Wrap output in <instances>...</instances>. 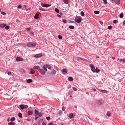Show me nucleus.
<instances>
[{
  "instance_id": "48",
  "label": "nucleus",
  "mask_w": 125,
  "mask_h": 125,
  "mask_svg": "<svg viewBox=\"0 0 125 125\" xmlns=\"http://www.w3.org/2000/svg\"><path fill=\"white\" fill-rule=\"evenodd\" d=\"M65 108L63 106L62 108V109L63 111H64L65 110Z\"/></svg>"
},
{
  "instance_id": "16",
  "label": "nucleus",
  "mask_w": 125,
  "mask_h": 125,
  "mask_svg": "<svg viewBox=\"0 0 125 125\" xmlns=\"http://www.w3.org/2000/svg\"><path fill=\"white\" fill-rule=\"evenodd\" d=\"M28 114L29 115L32 114L33 113V112L31 111H29L28 112Z\"/></svg>"
},
{
  "instance_id": "43",
  "label": "nucleus",
  "mask_w": 125,
  "mask_h": 125,
  "mask_svg": "<svg viewBox=\"0 0 125 125\" xmlns=\"http://www.w3.org/2000/svg\"><path fill=\"white\" fill-rule=\"evenodd\" d=\"M62 21L64 23H66V21L65 20H62Z\"/></svg>"
},
{
  "instance_id": "25",
  "label": "nucleus",
  "mask_w": 125,
  "mask_h": 125,
  "mask_svg": "<svg viewBox=\"0 0 125 125\" xmlns=\"http://www.w3.org/2000/svg\"><path fill=\"white\" fill-rule=\"evenodd\" d=\"M68 79L69 81H73V78L72 77H70L68 78Z\"/></svg>"
},
{
  "instance_id": "6",
  "label": "nucleus",
  "mask_w": 125,
  "mask_h": 125,
  "mask_svg": "<svg viewBox=\"0 0 125 125\" xmlns=\"http://www.w3.org/2000/svg\"><path fill=\"white\" fill-rule=\"evenodd\" d=\"M42 56V53H40L36 54L34 56V57L35 58H39L41 57Z\"/></svg>"
},
{
  "instance_id": "36",
  "label": "nucleus",
  "mask_w": 125,
  "mask_h": 125,
  "mask_svg": "<svg viewBox=\"0 0 125 125\" xmlns=\"http://www.w3.org/2000/svg\"><path fill=\"white\" fill-rule=\"evenodd\" d=\"M106 115L108 116H109L110 115V113L109 112H107V114H106Z\"/></svg>"
},
{
  "instance_id": "42",
  "label": "nucleus",
  "mask_w": 125,
  "mask_h": 125,
  "mask_svg": "<svg viewBox=\"0 0 125 125\" xmlns=\"http://www.w3.org/2000/svg\"><path fill=\"white\" fill-rule=\"evenodd\" d=\"M46 119L48 120H50V117H47L46 118Z\"/></svg>"
},
{
  "instance_id": "33",
  "label": "nucleus",
  "mask_w": 125,
  "mask_h": 125,
  "mask_svg": "<svg viewBox=\"0 0 125 125\" xmlns=\"http://www.w3.org/2000/svg\"><path fill=\"white\" fill-rule=\"evenodd\" d=\"M5 29L7 30H8L10 28V26L8 25H7L5 27Z\"/></svg>"
},
{
  "instance_id": "45",
  "label": "nucleus",
  "mask_w": 125,
  "mask_h": 125,
  "mask_svg": "<svg viewBox=\"0 0 125 125\" xmlns=\"http://www.w3.org/2000/svg\"><path fill=\"white\" fill-rule=\"evenodd\" d=\"M112 28V26L111 25L109 26L108 27V28L109 29H111Z\"/></svg>"
},
{
  "instance_id": "35",
  "label": "nucleus",
  "mask_w": 125,
  "mask_h": 125,
  "mask_svg": "<svg viewBox=\"0 0 125 125\" xmlns=\"http://www.w3.org/2000/svg\"><path fill=\"white\" fill-rule=\"evenodd\" d=\"M39 9L42 11H45L46 10L44 9V8H39Z\"/></svg>"
},
{
  "instance_id": "10",
  "label": "nucleus",
  "mask_w": 125,
  "mask_h": 125,
  "mask_svg": "<svg viewBox=\"0 0 125 125\" xmlns=\"http://www.w3.org/2000/svg\"><path fill=\"white\" fill-rule=\"evenodd\" d=\"M98 104L99 105L102 104L103 103V101L102 100H98L97 101Z\"/></svg>"
},
{
  "instance_id": "52",
  "label": "nucleus",
  "mask_w": 125,
  "mask_h": 125,
  "mask_svg": "<svg viewBox=\"0 0 125 125\" xmlns=\"http://www.w3.org/2000/svg\"><path fill=\"white\" fill-rule=\"evenodd\" d=\"M31 28L30 27H29L28 28H27L26 29V30L28 31H29L31 29Z\"/></svg>"
},
{
  "instance_id": "39",
  "label": "nucleus",
  "mask_w": 125,
  "mask_h": 125,
  "mask_svg": "<svg viewBox=\"0 0 125 125\" xmlns=\"http://www.w3.org/2000/svg\"><path fill=\"white\" fill-rule=\"evenodd\" d=\"M72 88L74 91H76L77 90V88L74 87H73Z\"/></svg>"
},
{
  "instance_id": "53",
  "label": "nucleus",
  "mask_w": 125,
  "mask_h": 125,
  "mask_svg": "<svg viewBox=\"0 0 125 125\" xmlns=\"http://www.w3.org/2000/svg\"><path fill=\"white\" fill-rule=\"evenodd\" d=\"M123 63H125V59H123L122 62Z\"/></svg>"
},
{
  "instance_id": "29",
  "label": "nucleus",
  "mask_w": 125,
  "mask_h": 125,
  "mask_svg": "<svg viewBox=\"0 0 125 125\" xmlns=\"http://www.w3.org/2000/svg\"><path fill=\"white\" fill-rule=\"evenodd\" d=\"M15 117H12L10 119V121H14L15 120Z\"/></svg>"
},
{
  "instance_id": "4",
  "label": "nucleus",
  "mask_w": 125,
  "mask_h": 125,
  "mask_svg": "<svg viewBox=\"0 0 125 125\" xmlns=\"http://www.w3.org/2000/svg\"><path fill=\"white\" fill-rule=\"evenodd\" d=\"M61 71L63 74H65L67 73L68 71L66 69L64 68Z\"/></svg>"
},
{
  "instance_id": "59",
  "label": "nucleus",
  "mask_w": 125,
  "mask_h": 125,
  "mask_svg": "<svg viewBox=\"0 0 125 125\" xmlns=\"http://www.w3.org/2000/svg\"><path fill=\"white\" fill-rule=\"evenodd\" d=\"M123 59H121L120 60V62H122Z\"/></svg>"
},
{
  "instance_id": "62",
  "label": "nucleus",
  "mask_w": 125,
  "mask_h": 125,
  "mask_svg": "<svg viewBox=\"0 0 125 125\" xmlns=\"http://www.w3.org/2000/svg\"><path fill=\"white\" fill-rule=\"evenodd\" d=\"M31 71H34V70H33V69H32V68L31 69Z\"/></svg>"
},
{
  "instance_id": "27",
  "label": "nucleus",
  "mask_w": 125,
  "mask_h": 125,
  "mask_svg": "<svg viewBox=\"0 0 125 125\" xmlns=\"http://www.w3.org/2000/svg\"><path fill=\"white\" fill-rule=\"evenodd\" d=\"M69 28L71 29H74V27L73 25H70L69 26Z\"/></svg>"
},
{
  "instance_id": "58",
  "label": "nucleus",
  "mask_w": 125,
  "mask_h": 125,
  "mask_svg": "<svg viewBox=\"0 0 125 125\" xmlns=\"http://www.w3.org/2000/svg\"><path fill=\"white\" fill-rule=\"evenodd\" d=\"M10 121V118H8V119H7V121L8 122H9Z\"/></svg>"
},
{
  "instance_id": "34",
  "label": "nucleus",
  "mask_w": 125,
  "mask_h": 125,
  "mask_svg": "<svg viewBox=\"0 0 125 125\" xmlns=\"http://www.w3.org/2000/svg\"><path fill=\"white\" fill-rule=\"evenodd\" d=\"M35 73V72L34 71H31L30 72V73L31 74H33Z\"/></svg>"
},
{
  "instance_id": "40",
  "label": "nucleus",
  "mask_w": 125,
  "mask_h": 125,
  "mask_svg": "<svg viewBox=\"0 0 125 125\" xmlns=\"http://www.w3.org/2000/svg\"><path fill=\"white\" fill-rule=\"evenodd\" d=\"M113 22L114 23L116 24L118 23V21L116 20H114L113 21Z\"/></svg>"
},
{
  "instance_id": "50",
  "label": "nucleus",
  "mask_w": 125,
  "mask_h": 125,
  "mask_svg": "<svg viewBox=\"0 0 125 125\" xmlns=\"http://www.w3.org/2000/svg\"><path fill=\"white\" fill-rule=\"evenodd\" d=\"M8 75H11V73L10 72H9L8 73Z\"/></svg>"
},
{
  "instance_id": "63",
  "label": "nucleus",
  "mask_w": 125,
  "mask_h": 125,
  "mask_svg": "<svg viewBox=\"0 0 125 125\" xmlns=\"http://www.w3.org/2000/svg\"><path fill=\"white\" fill-rule=\"evenodd\" d=\"M123 24L125 25V21H124L123 22Z\"/></svg>"
},
{
  "instance_id": "17",
  "label": "nucleus",
  "mask_w": 125,
  "mask_h": 125,
  "mask_svg": "<svg viewBox=\"0 0 125 125\" xmlns=\"http://www.w3.org/2000/svg\"><path fill=\"white\" fill-rule=\"evenodd\" d=\"M39 14L37 13H36L35 16L34 17V18L35 19H38Z\"/></svg>"
},
{
  "instance_id": "18",
  "label": "nucleus",
  "mask_w": 125,
  "mask_h": 125,
  "mask_svg": "<svg viewBox=\"0 0 125 125\" xmlns=\"http://www.w3.org/2000/svg\"><path fill=\"white\" fill-rule=\"evenodd\" d=\"M100 91L101 92H102L105 93H107V91L105 90H100Z\"/></svg>"
},
{
  "instance_id": "11",
  "label": "nucleus",
  "mask_w": 125,
  "mask_h": 125,
  "mask_svg": "<svg viewBox=\"0 0 125 125\" xmlns=\"http://www.w3.org/2000/svg\"><path fill=\"white\" fill-rule=\"evenodd\" d=\"M16 123L13 122H9L8 123V125H15Z\"/></svg>"
},
{
  "instance_id": "3",
  "label": "nucleus",
  "mask_w": 125,
  "mask_h": 125,
  "mask_svg": "<svg viewBox=\"0 0 125 125\" xmlns=\"http://www.w3.org/2000/svg\"><path fill=\"white\" fill-rule=\"evenodd\" d=\"M37 43L34 42H30L27 43V45L28 46L32 47L36 45Z\"/></svg>"
},
{
  "instance_id": "21",
  "label": "nucleus",
  "mask_w": 125,
  "mask_h": 125,
  "mask_svg": "<svg viewBox=\"0 0 125 125\" xmlns=\"http://www.w3.org/2000/svg\"><path fill=\"white\" fill-rule=\"evenodd\" d=\"M6 25V24H0V27H4Z\"/></svg>"
},
{
  "instance_id": "15",
  "label": "nucleus",
  "mask_w": 125,
  "mask_h": 125,
  "mask_svg": "<svg viewBox=\"0 0 125 125\" xmlns=\"http://www.w3.org/2000/svg\"><path fill=\"white\" fill-rule=\"evenodd\" d=\"M46 65L47 68H48V69H51L52 66L50 65H49L48 64H46Z\"/></svg>"
},
{
  "instance_id": "60",
  "label": "nucleus",
  "mask_w": 125,
  "mask_h": 125,
  "mask_svg": "<svg viewBox=\"0 0 125 125\" xmlns=\"http://www.w3.org/2000/svg\"><path fill=\"white\" fill-rule=\"evenodd\" d=\"M74 107L75 108H77V106L76 105H75L74 106Z\"/></svg>"
},
{
  "instance_id": "30",
  "label": "nucleus",
  "mask_w": 125,
  "mask_h": 125,
  "mask_svg": "<svg viewBox=\"0 0 125 125\" xmlns=\"http://www.w3.org/2000/svg\"><path fill=\"white\" fill-rule=\"evenodd\" d=\"M18 116L19 117L21 118L22 117V115L21 113H19L18 115Z\"/></svg>"
},
{
  "instance_id": "46",
  "label": "nucleus",
  "mask_w": 125,
  "mask_h": 125,
  "mask_svg": "<svg viewBox=\"0 0 125 125\" xmlns=\"http://www.w3.org/2000/svg\"><path fill=\"white\" fill-rule=\"evenodd\" d=\"M63 1L66 4H68V2L66 1V0H63Z\"/></svg>"
},
{
  "instance_id": "12",
  "label": "nucleus",
  "mask_w": 125,
  "mask_h": 125,
  "mask_svg": "<svg viewBox=\"0 0 125 125\" xmlns=\"http://www.w3.org/2000/svg\"><path fill=\"white\" fill-rule=\"evenodd\" d=\"M81 18H79L77 19L76 20V21L78 23H79L81 22Z\"/></svg>"
},
{
  "instance_id": "54",
  "label": "nucleus",
  "mask_w": 125,
  "mask_h": 125,
  "mask_svg": "<svg viewBox=\"0 0 125 125\" xmlns=\"http://www.w3.org/2000/svg\"><path fill=\"white\" fill-rule=\"evenodd\" d=\"M21 4L19 5L18 7V8H21Z\"/></svg>"
},
{
  "instance_id": "64",
  "label": "nucleus",
  "mask_w": 125,
  "mask_h": 125,
  "mask_svg": "<svg viewBox=\"0 0 125 125\" xmlns=\"http://www.w3.org/2000/svg\"><path fill=\"white\" fill-rule=\"evenodd\" d=\"M94 91H96V89H94Z\"/></svg>"
},
{
  "instance_id": "61",
  "label": "nucleus",
  "mask_w": 125,
  "mask_h": 125,
  "mask_svg": "<svg viewBox=\"0 0 125 125\" xmlns=\"http://www.w3.org/2000/svg\"><path fill=\"white\" fill-rule=\"evenodd\" d=\"M112 58L113 60H114L115 59V57H112Z\"/></svg>"
},
{
  "instance_id": "2",
  "label": "nucleus",
  "mask_w": 125,
  "mask_h": 125,
  "mask_svg": "<svg viewBox=\"0 0 125 125\" xmlns=\"http://www.w3.org/2000/svg\"><path fill=\"white\" fill-rule=\"evenodd\" d=\"M35 113L36 115H38V116L39 117H41L43 114V112H41L39 113L38 111L36 110H35Z\"/></svg>"
},
{
  "instance_id": "19",
  "label": "nucleus",
  "mask_w": 125,
  "mask_h": 125,
  "mask_svg": "<svg viewBox=\"0 0 125 125\" xmlns=\"http://www.w3.org/2000/svg\"><path fill=\"white\" fill-rule=\"evenodd\" d=\"M20 72L22 73H24L25 72V71L23 69H21L20 70Z\"/></svg>"
},
{
  "instance_id": "57",
  "label": "nucleus",
  "mask_w": 125,
  "mask_h": 125,
  "mask_svg": "<svg viewBox=\"0 0 125 125\" xmlns=\"http://www.w3.org/2000/svg\"><path fill=\"white\" fill-rule=\"evenodd\" d=\"M42 124L43 125H46V124L45 123H44V122L42 123Z\"/></svg>"
},
{
  "instance_id": "5",
  "label": "nucleus",
  "mask_w": 125,
  "mask_h": 125,
  "mask_svg": "<svg viewBox=\"0 0 125 125\" xmlns=\"http://www.w3.org/2000/svg\"><path fill=\"white\" fill-rule=\"evenodd\" d=\"M39 71L42 74L44 75L45 74V72L43 69L40 68Z\"/></svg>"
},
{
  "instance_id": "49",
  "label": "nucleus",
  "mask_w": 125,
  "mask_h": 125,
  "mask_svg": "<svg viewBox=\"0 0 125 125\" xmlns=\"http://www.w3.org/2000/svg\"><path fill=\"white\" fill-rule=\"evenodd\" d=\"M30 34H31L32 35H34V32L33 31H31L30 32Z\"/></svg>"
},
{
  "instance_id": "13",
  "label": "nucleus",
  "mask_w": 125,
  "mask_h": 125,
  "mask_svg": "<svg viewBox=\"0 0 125 125\" xmlns=\"http://www.w3.org/2000/svg\"><path fill=\"white\" fill-rule=\"evenodd\" d=\"M33 68L35 69H38V71L40 69V68L38 66H35Z\"/></svg>"
},
{
  "instance_id": "26",
  "label": "nucleus",
  "mask_w": 125,
  "mask_h": 125,
  "mask_svg": "<svg viewBox=\"0 0 125 125\" xmlns=\"http://www.w3.org/2000/svg\"><path fill=\"white\" fill-rule=\"evenodd\" d=\"M80 14L83 17L84 15V12L83 11H82L81 12Z\"/></svg>"
},
{
  "instance_id": "9",
  "label": "nucleus",
  "mask_w": 125,
  "mask_h": 125,
  "mask_svg": "<svg viewBox=\"0 0 125 125\" xmlns=\"http://www.w3.org/2000/svg\"><path fill=\"white\" fill-rule=\"evenodd\" d=\"M112 1H114L116 4H118L120 3V0H111Z\"/></svg>"
},
{
  "instance_id": "22",
  "label": "nucleus",
  "mask_w": 125,
  "mask_h": 125,
  "mask_svg": "<svg viewBox=\"0 0 125 125\" xmlns=\"http://www.w3.org/2000/svg\"><path fill=\"white\" fill-rule=\"evenodd\" d=\"M20 106L22 109H24V105L21 104L20 105Z\"/></svg>"
},
{
  "instance_id": "20",
  "label": "nucleus",
  "mask_w": 125,
  "mask_h": 125,
  "mask_svg": "<svg viewBox=\"0 0 125 125\" xmlns=\"http://www.w3.org/2000/svg\"><path fill=\"white\" fill-rule=\"evenodd\" d=\"M32 80L31 79H29L27 80V82L28 83H31L32 82Z\"/></svg>"
},
{
  "instance_id": "47",
  "label": "nucleus",
  "mask_w": 125,
  "mask_h": 125,
  "mask_svg": "<svg viewBox=\"0 0 125 125\" xmlns=\"http://www.w3.org/2000/svg\"><path fill=\"white\" fill-rule=\"evenodd\" d=\"M103 1L104 2V3L106 4L107 3L106 0H103Z\"/></svg>"
},
{
  "instance_id": "23",
  "label": "nucleus",
  "mask_w": 125,
  "mask_h": 125,
  "mask_svg": "<svg viewBox=\"0 0 125 125\" xmlns=\"http://www.w3.org/2000/svg\"><path fill=\"white\" fill-rule=\"evenodd\" d=\"M47 67H46V65H44L43 67V68L44 69V70H45V71H46V72L47 71Z\"/></svg>"
},
{
  "instance_id": "28",
  "label": "nucleus",
  "mask_w": 125,
  "mask_h": 125,
  "mask_svg": "<svg viewBox=\"0 0 125 125\" xmlns=\"http://www.w3.org/2000/svg\"><path fill=\"white\" fill-rule=\"evenodd\" d=\"M94 13L96 14H98L99 13V12L98 11H95L94 12Z\"/></svg>"
},
{
  "instance_id": "7",
  "label": "nucleus",
  "mask_w": 125,
  "mask_h": 125,
  "mask_svg": "<svg viewBox=\"0 0 125 125\" xmlns=\"http://www.w3.org/2000/svg\"><path fill=\"white\" fill-rule=\"evenodd\" d=\"M41 5L43 7H49L51 5V4H43L42 3L41 4Z\"/></svg>"
},
{
  "instance_id": "37",
  "label": "nucleus",
  "mask_w": 125,
  "mask_h": 125,
  "mask_svg": "<svg viewBox=\"0 0 125 125\" xmlns=\"http://www.w3.org/2000/svg\"><path fill=\"white\" fill-rule=\"evenodd\" d=\"M1 14H2L3 15H6V13L3 12V11H1Z\"/></svg>"
},
{
  "instance_id": "44",
  "label": "nucleus",
  "mask_w": 125,
  "mask_h": 125,
  "mask_svg": "<svg viewBox=\"0 0 125 125\" xmlns=\"http://www.w3.org/2000/svg\"><path fill=\"white\" fill-rule=\"evenodd\" d=\"M52 73L53 74H55L56 73V71L54 70L53 69L52 70Z\"/></svg>"
},
{
  "instance_id": "1",
  "label": "nucleus",
  "mask_w": 125,
  "mask_h": 125,
  "mask_svg": "<svg viewBox=\"0 0 125 125\" xmlns=\"http://www.w3.org/2000/svg\"><path fill=\"white\" fill-rule=\"evenodd\" d=\"M91 67V70L93 73L96 72L98 73L100 71V70L98 69V70H95V66L93 64H90V65Z\"/></svg>"
},
{
  "instance_id": "41",
  "label": "nucleus",
  "mask_w": 125,
  "mask_h": 125,
  "mask_svg": "<svg viewBox=\"0 0 125 125\" xmlns=\"http://www.w3.org/2000/svg\"><path fill=\"white\" fill-rule=\"evenodd\" d=\"M58 36L59 39H62V37L61 35H58Z\"/></svg>"
},
{
  "instance_id": "24",
  "label": "nucleus",
  "mask_w": 125,
  "mask_h": 125,
  "mask_svg": "<svg viewBox=\"0 0 125 125\" xmlns=\"http://www.w3.org/2000/svg\"><path fill=\"white\" fill-rule=\"evenodd\" d=\"M69 116L70 118H72L73 116V114L71 113V114H69Z\"/></svg>"
},
{
  "instance_id": "8",
  "label": "nucleus",
  "mask_w": 125,
  "mask_h": 125,
  "mask_svg": "<svg viewBox=\"0 0 125 125\" xmlns=\"http://www.w3.org/2000/svg\"><path fill=\"white\" fill-rule=\"evenodd\" d=\"M16 60L17 61H22L23 60V59H22L20 57H17L16 58Z\"/></svg>"
},
{
  "instance_id": "55",
  "label": "nucleus",
  "mask_w": 125,
  "mask_h": 125,
  "mask_svg": "<svg viewBox=\"0 0 125 125\" xmlns=\"http://www.w3.org/2000/svg\"><path fill=\"white\" fill-rule=\"evenodd\" d=\"M100 23L102 25L103 24V22L101 21H99Z\"/></svg>"
},
{
  "instance_id": "14",
  "label": "nucleus",
  "mask_w": 125,
  "mask_h": 125,
  "mask_svg": "<svg viewBox=\"0 0 125 125\" xmlns=\"http://www.w3.org/2000/svg\"><path fill=\"white\" fill-rule=\"evenodd\" d=\"M78 58H79L81 59V60H83L84 61H85L86 62H89V61L88 60H87V59H85L82 58L80 57H78Z\"/></svg>"
},
{
  "instance_id": "31",
  "label": "nucleus",
  "mask_w": 125,
  "mask_h": 125,
  "mask_svg": "<svg viewBox=\"0 0 125 125\" xmlns=\"http://www.w3.org/2000/svg\"><path fill=\"white\" fill-rule=\"evenodd\" d=\"M55 11L57 13H58L59 12V10L57 8H55Z\"/></svg>"
},
{
  "instance_id": "32",
  "label": "nucleus",
  "mask_w": 125,
  "mask_h": 125,
  "mask_svg": "<svg viewBox=\"0 0 125 125\" xmlns=\"http://www.w3.org/2000/svg\"><path fill=\"white\" fill-rule=\"evenodd\" d=\"M124 16L123 14V13H121L120 15V18H122Z\"/></svg>"
},
{
  "instance_id": "56",
  "label": "nucleus",
  "mask_w": 125,
  "mask_h": 125,
  "mask_svg": "<svg viewBox=\"0 0 125 125\" xmlns=\"http://www.w3.org/2000/svg\"><path fill=\"white\" fill-rule=\"evenodd\" d=\"M57 16L59 18H61V15H57Z\"/></svg>"
},
{
  "instance_id": "38",
  "label": "nucleus",
  "mask_w": 125,
  "mask_h": 125,
  "mask_svg": "<svg viewBox=\"0 0 125 125\" xmlns=\"http://www.w3.org/2000/svg\"><path fill=\"white\" fill-rule=\"evenodd\" d=\"M38 117H38V115H35V120H37L38 119Z\"/></svg>"
},
{
  "instance_id": "51",
  "label": "nucleus",
  "mask_w": 125,
  "mask_h": 125,
  "mask_svg": "<svg viewBox=\"0 0 125 125\" xmlns=\"http://www.w3.org/2000/svg\"><path fill=\"white\" fill-rule=\"evenodd\" d=\"M28 107V105H24V109L25 108H27Z\"/></svg>"
}]
</instances>
